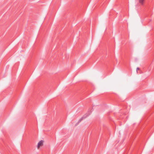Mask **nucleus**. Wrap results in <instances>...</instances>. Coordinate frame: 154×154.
<instances>
[{"instance_id":"nucleus-1","label":"nucleus","mask_w":154,"mask_h":154,"mask_svg":"<svg viewBox=\"0 0 154 154\" xmlns=\"http://www.w3.org/2000/svg\"><path fill=\"white\" fill-rule=\"evenodd\" d=\"M44 141L42 140L40 141L38 143L37 147L39 148L40 146L43 145Z\"/></svg>"},{"instance_id":"nucleus-2","label":"nucleus","mask_w":154,"mask_h":154,"mask_svg":"<svg viewBox=\"0 0 154 154\" xmlns=\"http://www.w3.org/2000/svg\"><path fill=\"white\" fill-rule=\"evenodd\" d=\"M85 118L84 117H82L79 120V121L77 123L78 124L80 122H81L85 118Z\"/></svg>"},{"instance_id":"nucleus-4","label":"nucleus","mask_w":154,"mask_h":154,"mask_svg":"<svg viewBox=\"0 0 154 154\" xmlns=\"http://www.w3.org/2000/svg\"><path fill=\"white\" fill-rule=\"evenodd\" d=\"M140 69V68L138 67H137V70H139Z\"/></svg>"},{"instance_id":"nucleus-3","label":"nucleus","mask_w":154,"mask_h":154,"mask_svg":"<svg viewBox=\"0 0 154 154\" xmlns=\"http://www.w3.org/2000/svg\"><path fill=\"white\" fill-rule=\"evenodd\" d=\"M144 0H139V2L140 4L143 5Z\"/></svg>"}]
</instances>
